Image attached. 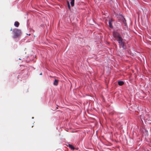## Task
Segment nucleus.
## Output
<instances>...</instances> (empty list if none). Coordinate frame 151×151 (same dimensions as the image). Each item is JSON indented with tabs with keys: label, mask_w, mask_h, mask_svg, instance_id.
I'll use <instances>...</instances> for the list:
<instances>
[{
	"label": "nucleus",
	"mask_w": 151,
	"mask_h": 151,
	"mask_svg": "<svg viewBox=\"0 0 151 151\" xmlns=\"http://www.w3.org/2000/svg\"><path fill=\"white\" fill-rule=\"evenodd\" d=\"M12 29H11V31H12Z\"/></svg>",
	"instance_id": "nucleus-11"
},
{
	"label": "nucleus",
	"mask_w": 151,
	"mask_h": 151,
	"mask_svg": "<svg viewBox=\"0 0 151 151\" xmlns=\"http://www.w3.org/2000/svg\"><path fill=\"white\" fill-rule=\"evenodd\" d=\"M114 37L117 39L119 44V45L121 46L123 49L126 48V47L124 45V43L123 41V39L119 34L117 32L115 31H114L113 33Z\"/></svg>",
	"instance_id": "nucleus-1"
},
{
	"label": "nucleus",
	"mask_w": 151,
	"mask_h": 151,
	"mask_svg": "<svg viewBox=\"0 0 151 151\" xmlns=\"http://www.w3.org/2000/svg\"><path fill=\"white\" fill-rule=\"evenodd\" d=\"M74 0H71L70 4H71V5L72 6H73L74 5Z\"/></svg>",
	"instance_id": "nucleus-7"
},
{
	"label": "nucleus",
	"mask_w": 151,
	"mask_h": 151,
	"mask_svg": "<svg viewBox=\"0 0 151 151\" xmlns=\"http://www.w3.org/2000/svg\"><path fill=\"white\" fill-rule=\"evenodd\" d=\"M14 25L15 26L18 27L19 25V23L17 22H16L14 23Z\"/></svg>",
	"instance_id": "nucleus-5"
},
{
	"label": "nucleus",
	"mask_w": 151,
	"mask_h": 151,
	"mask_svg": "<svg viewBox=\"0 0 151 151\" xmlns=\"http://www.w3.org/2000/svg\"><path fill=\"white\" fill-rule=\"evenodd\" d=\"M58 80L57 79H55L53 83V85L55 86H57L58 84Z\"/></svg>",
	"instance_id": "nucleus-3"
},
{
	"label": "nucleus",
	"mask_w": 151,
	"mask_h": 151,
	"mask_svg": "<svg viewBox=\"0 0 151 151\" xmlns=\"http://www.w3.org/2000/svg\"><path fill=\"white\" fill-rule=\"evenodd\" d=\"M118 83L119 85L122 86L124 84V82L122 81H119Z\"/></svg>",
	"instance_id": "nucleus-4"
},
{
	"label": "nucleus",
	"mask_w": 151,
	"mask_h": 151,
	"mask_svg": "<svg viewBox=\"0 0 151 151\" xmlns=\"http://www.w3.org/2000/svg\"><path fill=\"white\" fill-rule=\"evenodd\" d=\"M69 147L72 150H74V148L73 146L71 145H69Z\"/></svg>",
	"instance_id": "nucleus-8"
},
{
	"label": "nucleus",
	"mask_w": 151,
	"mask_h": 151,
	"mask_svg": "<svg viewBox=\"0 0 151 151\" xmlns=\"http://www.w3.org/2000/svg\"><path fill=\"white\" fill-rule=\"evenodd\" d=\"M111 20H110L109 21V26L110 28L112 27V24L111 23Z\"/></svg>",
	"instance_id": "nucleus-6"
},
{
	"label": "nucleus",
	"mask_w": 151,
	"mask_h": 151,
	"mask_svg": "<svg viewBox=\"0 0 151 151\" xmlns=\"http://www.w3.org/2000/svg\"><path fill=\"white\" fill-rule=\"evenodd\" d=\"M42 75V73H41L40 74V75Z\"/></svg>",
	"instance_id": "nucleus-10"
},
{
	"label": "nucleus",
	"mask_w": 151,
	"mask_h": 151,
	"mask_svg": "<svg viewBox=\"0 0 151 151\" xmlns=\"http://www.w3.org/2000/svg\"><path fill=\"white\" fill-rule=\"evenodd\" d=\"M14 35V38H17L21 34V32L20 30L18 29H14L13 30Z\"/></svg>",
	"instance_id": "nucleus-2"
},
{
	"label": "nucleus",
	"mask_w": 151,
	"mask_h": 151,
	"mask_svg": "<svg viewBox=\"0 0 151 151\" xmlns=\"http://www.w3.org/2000/svg\"><path fill=\"white\" fill-rule=\"evenodd\" d=\"M68 6L69 8H70V4H69V2H68Z\"/></svg>",
	"instance_id": "nucleus-9"
}]
</instances>
